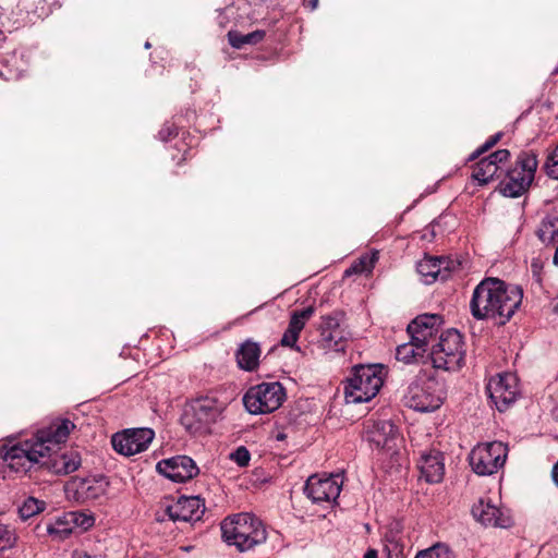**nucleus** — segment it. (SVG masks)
I'll return each mask as SVG.
<instances>
[{
  "label": "nucleus",
  "mask_w": 558,
  "mask_h": 558,
  "mask_svg": "<svg viewBox=\"0 0 558 558\" xmlns=\"http://www.w3.org/2000/svg\"><path fill=\"white\" fill-rule=\"evenodd\" d=\"M377 260L378 252L364 254L344 271V276L349 277L354 274L371 272Z\"/></svg>",
  "instance_id": "30"
},
{
  "label": "nucleus",
  "mask_w": 558,
  "mask_h": 558,
  "mask_svg": "<svg viewBox=\"0 0 558 558\" xmlns=\"http://www.w3.org/2000/svg\"><path fill=\"white\" fill-rule=\"evenodd\" d=\"M230 459L239 466H246L251 460V454L245 447L241 446L230 454Z\"/></svg>",
  "instance_id": "38"
},
{
  "label": "nucleus",
  "mask_w": 558,
  "mask_h": 558,
  "mask_svg": "<svg viewBox=\"0 0 558 558\" xmlns=\"http://www.w3.org/2000/svg\"><path fill=\"white\" fill-rule=\"evenodd\" d=\"M342 481L339 475H312L307 478L304 493L315 504L335 501L341 492Z\"/></svg>",
  "instance_id": "17"
},
{
  "label": "nucleus",
  "mask_w": 558,
  "mask_h": 558,
  "mask_svg": "<svg viewBox=\"0 0 558 558\" xmlns=\"http://www.w3.org/2000/svg\"><path fill=\"white\" fill-rule=\"evenodd\" d=\"M554 263L558 265V247L556 248L555 255H554Z\"/></svg>",
  "instance_id": "45"
},
{
  "label": "nucleus",
  "mask_w": 558,
  "mask_h": 558,
  "mask_svg": "<svg viewBox=\"0 0 558 558\" xmlns=\"http://www.w3.org/2000/svg\"><path fill=\"white\" fill-rule=\"evenodd\" d=\"M498 171L499 166H496L494 161H490L485 157L476 163L472 178L476 180L480 185H485L497 175Z\"/></svg>",
  "instance_id": "27"
},
{
  "label": "nucleus",
  "mask_w": 558,
  "mask_h": 558,
  "mask_svg": "<svg viewBox=\"0 0 558 558\" xmlns=\"http://www.w3.org/2000/svg\"><path fill=\"white\" fill-rule=\"evenodd\" d=\"M314 308L312 306L305 307L301 311L293 312L282 338L281 345L295 348L300 332L303 330L306 322L313 316Z\"/></svg>",
  "instance_id": "22"
},
{
  "label": "nucleus",
  "mask_w": 558,
  "mask_h": 558,
  "mask_svg": "<svg viewBox=\"0 0 558 558\" xmlns=\"http://www.w3.org/2000/svg\"><path fill=\"white\" fill-rule=\"evenodd\" d=\"M487 392L497 410L506 411L520 395L517 375L502 373L492 377L487 384Z\"/></svg>",
  "instance_id": "14"
},
{
  "label": "nucleus",
  "mask_w": 558,
  "mask_h": 558,
  "mask_svg": "<svg viewBox=\"0 0 558 558\" xmlns=\"http://www.w3.org/2000/svg\"><path fill=\"white\" fill-rule=\"evenodd\" d=\"M222 538L228 545L240 551L253 549L267 539L263 522L254 514L241 512L226 518L221 522Z\"/></svg>",
  "instance_id": "3"
},
{
  "label": "nucleus",
  "mask_w": 558,
  "mask_h": 558,
  "mask_svg": "<svg viewBox=\"0 0 558 558\" xmlns=\"http://www.w3.org/2000/svg\"><path fill=\"white\" fill-rule=\"evenodd\" d=\"M553 415H554L555 420L558 421V405L554 409Z\"/></svg>",
  "instance_id": "44"
},
{
  "label": "nucleus",
  "mask_w": 558,
  "mask_h": 558,
  "mask_svg": "<svg viewBox=\"0 0 558 558\" xmlns=\"http://www.w3.org/2000/svg\"><path fill=\"white\" fill-rule=\"evenodd\" d=\"M308 5L311 7V10H315L318 5V0H310Z\"/></svg>",
  "instance_id": "43"
},
{
  "label": "nucleus",
  "mask_w": 558,
  "mask_h": 558,
  "mask_svg": "<svg viewBox=\"0 0 558 558\" xmlns=\"http://www.w3.org/2000/svg\"><path fill=\"white\" fill-rule=\"evenodd\" d=\"M404 398L409 408L418 412H433L442 404V385L432 377L417 378L410 384Z\"/></svg>",
  "instance_id": "8"
},
{
  "label": "nucleus",
  "mask_w": 558,
  "mask_h": 558,
  "mask_svg": "<svg viewBox=\"0 0 558 558\" xmlns=\"http://www.w3.org/2000/svg\"><path fill=\"white\" fill-rule=\"evenodd\" d=\"M449 262L445 258L438 257H424L416 265V270L425 284L435 282L439 277L441 280L447 278L442 270L448 269Z\"/></svg>",
  "instance_id": "23"
},
{
  "label": "nucleus",
  "mask_w": 558,
  "mask_h": 558,
  "mask_svg": "<svg viewBox=\"0 0 558 558\" xmlns=\"http://www.w3.org/2000/svg\"><path fill=\"white\" fill-rule=\"evenodd\" d=\"M523 290L519 286L488 277L473 290L470 312L476 320H493L497 325L507 324L522 304Z\"/></svg>",
  "instance_id": "2"
},
{
  "label": "nucleus",
  "mask_w": 558,
  "mask_h": 558,
  "mask_svg": "<svg viewBox=\"0 0 558 558\" xmlns=\"http://www.w3.org/2000/svg\"><path fill=\"white\" fill-rule=\"evenodd\" d=\"M181 549H183L184 551H190L192 549V546H184L181 547Z\"/></svg>",
  "instance_id": "46"
},
{
  "label": "nucleus",
  "mask_w": 558,
  "mask_h": 558,
  "mask_svg": "<svg viewBox=\"0 0 558 558\" xmlns=\"http://www.w3.org/2000/svg\"><path fill=\"white\" fill-rule=\"evenodd\" d=\"M415 558H452V553L448 546L436 544L425 550L420 551Z\"/></svg>",
  "instance_id": "34"
},
{
  "label": "nucleus",
  "mask_w": 558,
  "mask_h": 558,
  "mask_svg": "<svg viewBox=\"0 0 558 558\" xmlns=\"http://www.w3.org/2000/svg\"><path fill=\"white\" fill-rule=\"evenodd\" d=\"M444 320L438 314H423L415 317L407 328L410 338L425 347L427 350L434 343L440 331Z\"/></svg>",
  "instance_id": "18"
},
{
  "label": "nucleus",
  "mask_w": 558,
  "mask_h": 558,
  "mask_svg": "<svg viewBox=\"0 0 558 558\" xmlns=\"http://www.w3.org/2000/svg\"><path fill=\"white\" fill-rule=\"evenodd\" d=\"M260 354L262 350L257 342L245 340L235 352L239 367L246 372L255 371L259 365Z\"/></svg>",
  "instance_id": "24"
},
{
  "label": "nucleus",
  "mask_w": 558,
  "mask_h": 558,
  "mask_svg": "<svg viewBox=\"0 0 558 558\" xmlns=\"http://www.w3.org/2000/svg\"><path fill=\"white\" fill-rule=\"evenodd\" d=\"M177 134H178L177 126L172 123H166L162 125L158 135L161 141L166 142V141L170 140L172 136H175Z\"/></svg>",
  "instance_id": "39"
},
{
  "label": "nucleus",
  "mask_w": 558,
  "mask_h": 558,
  "mask_svg": "<svg viewBox=\"0 0 558 558\" xmlns=\"http://www.w3.org/2000/svg\"><path fill=\"white\" fill-rule=\"evenodd\" d=\"M508 456V447L501 441L480 444L472 449L469 461L472 470L481 476L493 475L504 465Z\"/></svg>",
  "instance_id": "10"
},
{
  "label": "nucleus",
  "mask_w": 558,
  "mask_h": 558,
  "mask_svg": "<svg viewBox=\"0 0 558 558\" xmlns=\"http://www.w3.org/2000/svg\"><path fill=\"white\" fill-rule=\"evenodd\" d=\"M46 508V502L34 497L26 498L19 508V513L23 520H27Z\"/></svg>",
  "instance_id": "31"
},
{
  "label": "nucleus",
  "mask_w": 558,
  "mask_h": 558,
  "mask_svg": "<svg viewBox=\"0 0 558 558\" xmlns=\"http://www.w3.org/2000/svg\"><path fill=\"white\" fill-rule=\"evenodd\" d=\"M363 558H378V554L376 549H368Z\"/></svg>",
  "instance_id": "42"
},
{
  "label": "nucleus",
  "mask_w": 558,
  "mask_h": 558,
  "mask_svg": "<svg viewBox=\"0 0 558 558\" xmlns=\"http://www.w3.org/2000/svg\"><path fill=\"white\" fill-rule=\"evenodd\" d=\"M155 437L151 428H132L112 436L113 449L126 457L145 451Z\"/></svg>",
  "instance_id": "16"
},
{
  "label": "nucleus",
  "mask_w": 558,
  "mask_h": 558,
  "mask_svg": "<svg viewBox=\"0 0 558 558\" xmlns=\"http://www.w3.org/2000/svg\"><path fill=\"white\" fill-rule=\"evenodd\" d=\"M264 37H265L264 31H254L248 34H241L236 31H230L228 33L229 44L235 49H241L245 45H255V44L262 41L264 39Z\"/></svg>",
  "instance_id": "28"
},
{
  "label": "nucleus",
  "mask_w": 558,
  "mask_h": 558,
  "mask_svg": "<svg viewBox=\"0 0 558 558\" xmlns=\"http://www.w3.org/2000/svg\"><path fill=\"white\" fill-rule=\"evenodd\" d=\"M502 133H496L492 135L481 147H478L474 153L471 154L469 160H474L478 158L482 154L489 150L493 146H495L501 138Z\"/></svg>",
  "instance_id": "37"
},
{
  "label": "nucleus",
  "mask_w": 558,
  "mask_h": 558,
  "mask_svg": "<svg viewBox=\"0 0 558 558\" xmlns=\"http://www.w3.org/2000/svg\"><path fill=\"white\" fill-rule=\"evenodd\" d=\"M366 439L371 445L391 457L398 452L401 441L398 427L391 421L386 420L368 422Z\"/></svg>",
  "instance_id": "15"
},
{
  "label": "nucleus",
  "mask_w": 558,
  "mask_h": 558,
  "mask_svg": "<svg viewBox=\"0 0 558 558\" xmlns=\"http://www.w3.org/2000/svg\"><path fill=\"white\" fill-rule=\"evenodd\" d=\"M73 532L74 531L69 519H65V513H63L61 517H58L47 526L48 535L54 541H63L68 538Z\"/></svg>",
  "instance_id": "29"
},
{
  "label": "nucleus",
  "mask_w": 558,
  "mask_h": 558,
  "mask_svg": "<svg viewBox=\"0 0 558 558\" xmlns=\"http://www.w3.org/2000/svg\"><path fill=\"white\" fill-rule=\"evenodd\" d=\"M277 439H278V440H282V439H284V435H283V434H278Z\"/></svg>",
  "instance_id": "47"
},
{
  "label": "nucleus",
  "mask_w": 558,
  "mask_h": 558,
  "mask_svg": "<svg viewBox=\"0 0 558 558\" xmlns=\"http://www.w3.org/2000/svg\"><path fill=\"white\" fill-rule=\"evenodd\" d=\"M284 399L286 390L280 383H262L245 392L243 403L251 414L258 415L276 411Z\"/></svg>",
  "instance_id": "7"
},
{
  "label": "nucleus",
  "mask_w": 558,
  "mask_h": 558,
  "mask_svg": "<svg viewBox=\"0 0 558 558\" xmlns=\"http://www.w3.org/2000/svg\"><path fill=\"white\" fill-rule=\"evenodd\" d=\"M16 542V535L8 525L0 524V551L10 549Z\"/></svg>",
  "instance_id": "35"
},
{
  "label": "nucleus",
  "mask_w": 558,
  "mask_h": 558,
  "mask_svg": "<svg viewBox=\"0 0 558 558\" xmlns=\"http://www.w3.org/2000/svg\"><path fill=\"white\" fill-rule=\"evenodd\" d=\"M418 469L427 483H439L445 475L444 456L440 451L430 449L422 452Z\"/></svg>",
  "instance_id": "21"
},
{
  "label": "nucleus",
  "mask_w": 558,
  "mask_h": 558,
  "mask_svg": "<svg viewBox=\"0 0 558 558\" xmlns=\"http://www.w3.org/2000/svg\"><path fill=\"white\" fill-rule=\"evenodd\" d=\"M107 488L108 482L101 475L73 476L66 482L64 492L69 500L84 504L101 497Z\"/></svg>",
  "instance_id": "12"
},
{
  "label": "nucleus",
  "mask_w": 558,
  "mask_h": 558,
  "mask_svg": "<svg viewBox=\"0 0 558 558\" xmlns=\"http://www.w3.org/2000/svg\"><path fill=\"white\" fill-rule=\"evenodd\" d=\"M536 234L544 244L558 241V214L547 215L541 222Z\"/></svg>",
  "instance_id": "26"
},
{
  "label": "nucleus",
  "mask_w": 558,
  "mask_h": 558,
  "mask_svg": "<svg viewBox=\"0 0 558 558\" xmlns=\"http://www.w3.org/2000/svg\"><path fill=\"white\" fill-rule=\"evenodd\" d=\"M427 351L432 365L436 369L456 372L464 364L465 343L463 336L457 329L441 331Z\"/></svg>",
  "instance_id": "4"
},
{
  "label": "nucleus",
  "mask_w": 558,
  "mask_h": 558,
  "mask_svg": "<svg viewBox=\"0 0 558 558\" xmlns=\"http://www.w3.org/2000/svg\"><path fill=\"white\" fill-rule=\"evenodd\" d=\"M510 153L507 149H499L486 157L488 160L494 161L496 166L508 160Z\"/></svg>",
  "instance_id": "40"
},
{
  "label": "nucleus",
  "mask_w": 558,
  "mask_h": 558,
  "mask_svg": "<svg viewBox=\"0 0 558 558\" xmlns=\"http://www.w3.org/2000/svg\"><path fill=\"white\" fill-rule=\"evenodd\" d=\"M156 469L161 475L177 483L190 481L199 472L194 460L187 456H175L161 460L157 463Z\"/></svg>",
  "instance_id": "19"
},
{
  "label": "nucleus",
  "mask_w": 558,
  "mask_h": 558,
  "mask_svg": "<svg viewBox=\"0 0 558 558\" xmlns=\"http://www.w3.org/2000/svg\"><path fill=\"white\" fill-rule=\"evenodd\" d=\"M551 476H553L555 484L558 486V461L556 462V464L553 468Z\"/></svg>",
  "instance_id": "41"
},
{
  "label": "nucleus",
  "mask_w": 558,
  "mask_h": 558,
  "mask_svg": "<svg viewBox=\"0 0 558 558\" xmlns=\"http://www.w3.org/2000/svg\"><path fill=\"white\" fill-rule=\"evenodd\" d=\"M384 367L378 364L355 365L344 386L347 403H362L372 400L384 384Z\"/></svg>",
  "instance_id": "5"
},
{
  "label": "nucleus",
  "mask_w": 558,
  "mask_h": 558,
  "mask_svg": "<svg viewBox=\"0 0 558 558\" xmlns=\"http://www.w3.org/2000/svg\"><path fill=\"white\" fill-rule=\"evenodd\" d=\"M545 170L550 178L558 180V146L548 155Z\"/></svg>",
  "instance_id": "36"
},
{
  "label": "nucleus",
  "mask_w": 558,
  "mask_h": 558,
  "mask_svg": "<svg viewBox=\"0 0 558 558\" xmlns=\"http://www.w3.org/2000/svg\"><path fill=\"white\" fill-rule=\"evenodd\" d=\"M225 409V403L214 397L205 396L197 398L185 410L182 416V424L192 434H202L208 430L210 424L215 423Z\"/></svg>",
  "instance_id": "9"
},
{
  "label": "nucleus",
  "mask_w": 558,
  "mask_h": 558,
  "mask_svg": "<svg viewBox=\"0 0 558 558\" xmlns=\"http://www.w3.org/2000/svg\"><path fill=\"white\" fill-rule=\"evenodd\" d=\"M537 166V155L534 151H521L515 166L507 172V178L501 182L500 192L507 197L521 196L533 182Z\"/></svg>",
  "instance_id": "6"
},
{
  "label": "nucleus",
  "mask_w": 558,
  "mask_h": 558,
  "mask_svg": "<svg viewBox=\"0 0 558 558\" xmlns=\"http://www.w3.org/2000/svg\"><path fill=\"white\" fill-rule=\"evenodd\" d=\"M145 48H146V49H149V48H150V43H149V41H146V43H145Z\"/></svg>",
  "instance_id": "48"
},
{
  "label": "nucleus",
  "mask_w": 558,
  "mask_h": 558,
  "mask_svg": "<svg viewBox=\"0 0 558 558\" xmlns=\"http://www.w3.org/2000/svg\"><path fill=\"white\" fill-rule=\"evenodd\" d=\"M69 519L73 531L75 529H81L82 531H86L92 527L95 523V519L92 514L83 512V511H70L65 513V519Z\"/></svg>",
  "instance_id": "32"
},
{
  "label": "nucleus",
  "mask_w": 558,
  "mask_h": 558,
  "mask_svg": "<svg viewBox=\"0 0 558 558\" xmlns=\"http://www.w3.org/2000/svg\"><path fill=\"white\" fill-rule=\"evenodd\" d=\"M162 511L163 514L158 515L159 520H165L167 515L173 522L197 521L205 512V504L198 496H180L177 499H166Z\"/></svg>",
  "instance_id": "13"
},
{
  "label": "nucleus",
  "mask_w": 558,
  "mask_h": 558,
  "mask_svg": "<svg viewBox=\"0 0 558 558\" xmlns=\"http://www.w3.org/2000/svg\"><path fill=\"white\" fill-rule=\"evenodd\" d=\"M74 424L70 420L53 422L36 432L31 438L10 439L0 446V459L16 473L46 469L56 475H68L82 465L76 450H62Z\"/></svg>",
  "instance_id": "1"
},
{
  "label": "nucleus",
  "mask_w": 558,
  "mask_h": 558,
  "mask_svg": "<svg viewBox=\"0 0 558 558\" xmlns=\"http://www.w3.org/2000/svg\"><path fill=\"white\" fill-rule=\"evenodd\" d=\"M320 345L326 351L343 352L351 332L345 324V316L342 312H332L322 317L319 326Z\"/></svg>",
  "instance_id": "11"
},
{
  "label": "nucleus",
  "mask_w": 558,
  "mask_h": 558,
  "mask_svg": "<svg viewBox=\"0 0 558 558\" xmlns=\"http://www.w3.org/2000/svg\"><path fill=\"white\" fill-rule=\"evenodd\" d=\"M427 349L410 338V341L402 343L396 349V359L407 365L415 364L422 360Z\"/></svg>",
  "instance_id": "25"
},
{
  "label": "nucleus",
  "mask_w": 558,
  "mask_h": 558,
  "mask_svg": "<svg viewBox=\"0 0 558 558\" xmlns=\"http://www.w3.org/2000/svg\"><path fill=\"white\" fill-rule=\"evenodd\" d=\"M474 519L485 526L509 527L512 524L511 517L490 502V500L480 499L472 507Z\"/></svg>",
  "instance_id": "20"
},
{
  "label": "nucleus",
  "mask_w": 558,
  "mask_h": 558,
  "mask_svg": "<svg viewBox=\"0 0 558 558\" xmlns=\"http://www.w3.org/2000/svg\"><path fill=\"white\" fill-rule=\"evenodd\" d=\"M384 551L386 558H405L404 545L395 536L385 538Z\"/></svg>",
  "instance_id": "33"
}]
</instances>
